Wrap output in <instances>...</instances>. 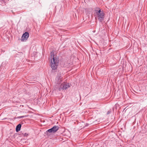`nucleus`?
<instances>
[{"label":"nucleus","mask_w":147,"mask_h":147,"mask_svg":"<svg viewBox=\"0 0 147 147\" xmlns=\"http://www.w3.org/2000/svg\"><path fill=\"white\" fill-rule=\"evenodd\" d=\"M50 58H51V66L53 70H55L57 69L58 65L59 62L58 59L55 57L52 53H51Z\"/></svg>","instance_id":"obj_1"},{"label":"nucleus","mask_w":147,"mask_h":147,"mask_svg":"<svg viewBox=\"0 0 147 147\" xmlns=\"http://www.w3.org/2000/svg\"><path fill=\"white\" fill-rule=\"evenodd\" d=\"M96 14L97 16L98 20L102 22L103 20L105 17V13L100 9L98 10H95Z\"/></svg>","instance_id":"obj_2"},{"label":"nucleus","mask_w":147,"mask_h":147,"mask_svg":"<svg viewBox=\"0 0 147 147\" xmlns=\"http://www.w3.org/2000/svg\"><path fill=\"white\" fill-rule=\"evenodd\" d=\"M62 77L61 74L60 73L57 74L55 82L56 84H60L62 82Z\"/></svg>","instance_id":"obj_3"},{"label":"nucleus","mask_w":147,"mask_h":147,"mask_svg":"<svg viewBox=\"0 0 147 147\" xmlns=\"http://www.w3.org/2000/svg\"><path fill=\"white\" fill-rule=\"evenodd\" d=\"M59 127L58 126L56 125L54 126L52 128L48 130L46 132L47 133H54L56 132L59 129Z\"/></svg>","instance_id":"obj_4"},{"label":"nucleus","mask_w":147,"mask_h":147,"mask_svg":"<svg viewBox=\"0 0 147 147\" xmlns=\"http://www.w3.org/2000/svg\"><path fill=\"white\" fill-rule=\"evenodd\" d=\"M70 87L69 84L65 83L62 84L60 86L59 89L61 90V89L66 90Z\"/></svg>","instance_id":"obj_5"},{"label":"nucleus","mask_w":147,"mask_h":147,"mask_svg":"<svg viewBox=\"0 0 147 147\" xmlns=\"http://www.w3.org/2000/svg\"><path fill=\"white\" fill-rule=\"evenodd\" d=\"M29 35V33L27 32H26L23 34L21 38L22 41H24L28 39Z\"/></svg>","instance_id":"obj_6"},{"label":"nucleus","mask_w":147,"mask_h":147,"mask_svg":"<svg viewBox=\"0 0 147 147\" xmlns=\"http://www.w3.org/2000/svg\"><path fill=\"white\" fill-rule=\"evenodd\" d=\"M21 127V125L20 124H19L17 126L16 128V131L17 132L20 130Z\"/></svg>","instance_id":"obj_7"},{"label":"nucleus","mask_w":147,"mask_h":147,"mask_svg":"<svg viewBox=\"0 0 147 147\" xmlns=\"http://www.w3.org/2000/svg\"><path fill=\"white\" fill-rule=\"evenodd\" d=\"M27 117V116L26 115H25V116H20L18 118H23L25 117Z\"/></svg>","instance_id":"obj_8"},{"label":"nucleus","mask_w":147,"mask_h":147,"mask_svg":"<svg viewBox=\"0 0 147 147\" xmlns=\"http://www.w3.org/2000/svg\"><path fill=\"white\" fill-rule=\"evenodd\" d=\"M110 113V112L109 111H108L107 112V114H109Z\"/></svg>","instance_id":"obj_9"},{"label":"nucleus","mask_w":147,"mask_h":147,"mask_svg":"<svg viewBox=\"0 0 147 147\" xmlns=\"http://www.w3.org/2000/svg\"><path fill=\"white\" fill-rule=\"evenodd\" d=\"M2 1H3V0H2Z\"/></svg>","instance_id":"obj_10"}]
</instances>
